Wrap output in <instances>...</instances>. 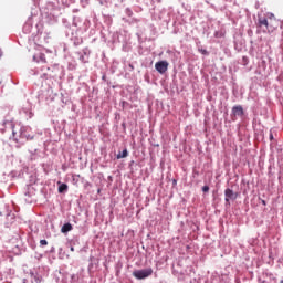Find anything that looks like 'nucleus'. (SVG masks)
I'll return each mask as SVG.
<instances>
[{"instance_id": "f257e3e1", "label": "nucleus", "mask_w": 283, "mask_h": 283, "mask_svg": "<svg viewBox=\"0 0 283 283\" xmlns=\"http://www.w3.org/2000/svg\"><path fill=\"white\" fill-rule=\"evenodd\" d=\"M154 274V270L151 268H147L144 270H136L133 272V275L136 277V280H146V277H149Z\"/></svg>"}, {"instance_id": "f03ea898", "label": "nucleus", "mask_w": 283, "mask_h": 283, "mask_svg": "<svg viewBox=\"0 0 283 283\" xmlns=\"http://www.w3.org/2000/svg\"><path fill=\"white\" fill-rule=\"evenodd\" d=\"M259 27H264L268 32H275V29L277 28L275 24L269 22V19L262 17L259 18Z\"/></svg>"}, {"instance_id": "7ed1b4c3", "label": "nucleus", "mask_w": 283, "mask_h": 283, "mask_svg": "<svg viewBox=\"0 0 283 283\" xmlns=\"http://www.w3.org/2000/svg\"><path fill=\"white\" fill-rule=\"evenodd\" d=\"M169 67V63L167 61H159L155 64V70L159 72V74H165Z\"/></svg>"}, {"instance_id": "20e7f679", "label": "nucleus", "mask_w": 283, "mask_h": 283, "mask_svg": "<svg viewBox=\"0 0 283 283\" xmlns=\"http://www.w3.org/2000/svg\"><path fill=\"white\" fill-rule=\"evenodd\" d=\"M224 197H226V202H229V200H237L238 192L233 191L231 188H227L224 190Z\"/></svg>"}, {"instance_id": "39448f33", "label": "nucleus", "mask_w": 283, "mask_h": 283, "mask_svg": "<svg viewBox=\"0 0 283 283\" xmlns=\"http://www.w3.org/2000/svg\"><path fill=\"white\" fill-rule=\"evenodd\" d=\"M233 116H244V108L241 105L232 107Z\"/></svg>"}, {"instance_id": "423d86ee", "label": "nucleus", "mask_w": 283, "mask_h": 283, "mask_svg": "<svg viewBox=\"0 0 283 283\" xmlns=\"http://www.w3.org/2000/svg\"><path fill=\"white\" fill-rule=\"evenodd\" d=\"M72 229H73L72 223H65L61 228V233H70V231H72Z\"/></svg>"}, {"instance_id": "0eeeda50", "label": "nucleus", "mask_w": 283, "mask_h": 283, "mask_svg": "<svg viewBox=\"0 0 283 283\" xmlns=\"http://www.w3.org/2000/svg\"><path fill=\"white\" fill-rule=\"evenodd\" d=\"M129 156V151L127 149H124L122 153L117 155V160H120V158H127Z\"/></svg>"}, {"instance_id": "6e6552de", "label": "nucleus", "mask_w": 283, "mask_h": 283, "mask_svg": "<svg viewBox=\"0 0 283 283\" xmlns=\"http://www.w3.org/2000/svg\"><path fill=\"white\" fill-rule=\"evenodd\" d=\"M25 132V127L20 128V138H27V140H32V137L23 134Z\"/></svg>"}, {"instance_id": "1a4fd4ad", "label": "nucleus", "mask_w": 283, "mask_h": 283, "mask_svg": "<svg viewBox=\"0 0 283 283\" xmlns=\"http://www.w3.org/2000/svg\"><path fill=\"white\" fill-rule=\"evenodd\" d=\"M66 190H67V185L66 184H61L59 186V193H65Z\"/></svg>"}, {"instance_id": "9d476101", "label": "nucleus", "mask_w": 283, "mask_h": 283, "mask_svg": "<svg viewBox=\"0 0 283 283\" xmlns=\"http://www.w3.org/2000/svg\"><path fill=\"white\" fill-rule=\"evenodd\" d=\"M269 20H270V23L273 25V23H275L277 20L275 19V14L273 13H270L269 14Z\"/></svg>"}, {"instance_id": "9b49d317", "label": "nucleus", "mask_w": 283, "mask_h": 283, "mask_svg": "<svg viewBox=\"0 0 283 283\" xmlns=\"http://www.w3.org/2000/svg\"><path fill=\"white\" fill-rule=\"evenodd\" d=\"M12 134H13V138H14L15 143H19V138L17 137V130H14V126L12 129Z\"/></svg>"}, {"instance_id": "f8f14e48", "label": "nucleus", "mask_w": 283, "mask_h": 283, "mask_svg": "<svg viewBox=\"0 0 283 283\" xmlns=\"http://www.w3.org/2000/svg\"><path fill=\"white\" fill-rule=\"evenodd\" d=\"M40 245L48 247V240H45V239L40 240Z\"/></svg>"}, {"instance_id": "ddd939ff", "label": "nucleus", "mask_w": 283, "mask_h": 283, "mask_svg": "<svg viewBox=\"0 0 283 283\" xmlns=\"http://www.w3.org/2000/svg\"><path fill=\"white\" fill-rule=\"evenodd\" d=\"M40 61H42V63H46L48 62L45 60V54H43V53L40 54Z\"/></svg>"}, {"instance_id": "4468645a", "label": "nucleus", "mask_w": 283, "mask_h": 283, "mask_svg": "<svg viewBox=\"0 0 283 283\" xmlns=\"http://www.w3.org/2000/svg\"><path fill=\"white\" fill-rule=\"evenodd\" d=\"M202 191H203V193H207L209 191V186H203Z\"/></svg>"}, {"instance_id": "2eb2a0df", "label": "nucleus", "mask_w": 283, "mask_h": 283, "mask_svg": "<svg viewBox=\"0 0 283 283\" xmlns=\"http://www.w3.org/2000/svg\"><path fill=\"white\" fill-rule=\"evenodd\" d=\"M34 282H35V283H41V277L34 276Z\"/></svg>"}, {"instance_id": "dca6fc26", "label": "nucleus", "mask_w": 283, "mask_h": 283, "mask_svg": "<svg viewBox=\"0 0 283 283\" xmlns=\"http://www.w3.org/2000/svg\"><path fill=\"white\" fill-rule=\"evenodd\" d=\"M200 52H201V54H205V55H207V54H209V52H207V50H200Z\"/></svg>"}, {"instance_id": "f3484780", "label": "nucleus", "mask_w": 283, "mask_h": 283, "mask_svg": "<svg viewBox=\"0 0 283 283\" xmlns=\"http://www.w3.org/2000/svg\"><path fill=\"white\" fill-rule=\"evenodd\" d=\"M270 140H273V134H270Z\"/></svg>"}, {"instance_id": "a211bd4d", "label": "nucleus", "mask_w": 283, "mask_h": 283, "mask_svg": "<svg viewBox=\"0 0 283 283\" xmlns=\"http://www.w3.org/2000/svg\"><path fill=\"white\" fill-rule=\"evenodd\" d=\"M70 250H71L72 252H74V247H71Z\"/></svg>"}, {"instance_id": "6ab92c4d", "label": "nucleus", "mask_w": 283, "mask_h": 283, "mask_svg": "<svg viewBox=\"0 0 283 283\" xmlns=\"http://www.w3.org/2000/svg\"><path fill=\"white\" fill-rule=\"evenodd\" d=\"M262 202H263V205H266V201L263 200Z\"/></svg>"}, {"instance_id": "aec40b11", "label": "nucleus", "mask_w": 283, "mask_h": 283, "mask_svg": "<svg viewBox=\"0 0 283 283\" xmlns=\"http://www.w3.org/2000/svg\"><path fill=\"white\" fill-rule=\"evenodd\" d=\"M280 283H283V280Z\"/></svg>"}, {"instance_id": "412c9836", "label": "nucleus", "mask_w": 283, "mask_h": 283, "mask_svg": "<svg viewBox=\"0 0 283 283\" xmlns=\"http://www.w3.org/2000/svg\"><path fill=\"white\" fill-rule=\"evenodd\" d=\"M0 56H1V51H0Z\"/></svg>"}]
</instances>
